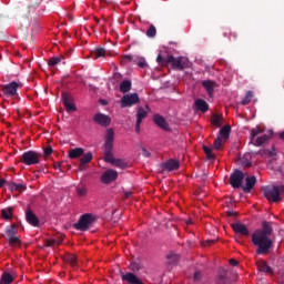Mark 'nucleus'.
Listing matches in <instances>:
<instances>
[{"mask_svg": "<svg viewBox=\"0 0 284 284\" xmlns=\"http://www.w3.org/2000/svg\"><path fill=\"white\" fill-rule=\"evenodd\" d=\"M272 224L267 221L262 222V229H258L252 234V243L255 245L256 254H270V250H272L274 242L272 241Z\"/></svg>", "mask_w": 284, "mask_h": 284, "instance_id": "obj_1", "label": "nucleus"}, {"mask_svg": "<svg viewBox=\"0 0 284 284\" xmlns=\"http://www.w3.org/2000/svg\"><path fill=\"white\" fill-rule=\"evenodd\" d=\"M114 150V129H108L104 138V161L105 163H114V154L112 153Z\"/></svg>", "mask_w": 284, "mask_h": 284, "instance_id": "obj_2", "label": "nucleus"}, {"mask_svg": "<svg viewBox=\"0 0 284 284\" xmlns=\"http://www.w3.org/2000/svg\"><path fill=\"white\" fill-rule=\"evenodd\" d=\"M19 88H23V84L12 81L8 84H1L0 92L7 99H17L19 98Z\"/></svg>", "mask_w": 284, "mask_h": 284, "instance_id": "obj_3", "label": "nucleus"}, {"mask_svg": "<svg viewBox=\"0 0 284 284\" xmlns=\"http://www.w3.org/2000/svg\"><path fill=\"white\" fill-rule=\"evenodd\" d=\"M284 191V186H276V185H271V186H264L263 187V194L267 201H272L273 203H280L281 201V192Z\"/></svg>", "mask_w": 284, "mask_h": 284, "instance_id": "obj_4", "label": "nucleus"}, {"mask_svg": "<svg viewBox=\"0 0 284 284\" xmlns=\"http://www.w3.org/2000/svg\"><path fill=\"white\" fill-rule=\"evenodd\" d=\"M20 163L24 165H39L41 163V154L37 151H27L20 156Z\"/></svg>", "mask_w": 284, "mask_h": 284, "instance_id": "obj_5", "label": "nucleus"}, {"mask_svg": "<svg viewBox=\"0 0 284 284\" xmlns=\"http://www.w3.org/2000/svg\"><path fill=\"white\" fill-rule=\"evenodd\" d=\"M156 62L159 65H165V68H170L171 70H179V59L174 58V55L170 53L166 54V57L159 54Z\"/></svg>", "mask_w": 284, "mask_h": 284, "instance_id": "obj_6", "label": "nucleus"}, {"mask_svg": "<svg viewBox=\"0 0 284 284\" xmlns=\"http://www.w3.org/2000/svg\"><path fill=\"white\" fill-rule=\"evenodd\" d=\"M94 221V217H92L91 214H83L78 223L73 224V227L75 230H79L80 232H87L89 230L90 225H92V222Z\"/></svg>", "mask_w": 284, "mask_h": 284, "instance_id": "obj_7", "label": "nucleus"}, {"mask_svg": "<svg viewBox=\"0 0 284 284\" xmlns=\"http://www.w3.org/2000/svg\"><path fill=\"white\" fill-rule=\"evenodd\" d=\"M139 103H141L139 93L124 94L121 98V108H132V105H136Z\"/></svg>", "mask_w": 284, "mask_h": 284, "instance_id": "obj_8", "label": "nucleus"}, {"mask_svg": "<svg viewBox=\"0 0 284 284\" xmlns=\"http://www.w3.org/2000/svg\"><path fill=\"white\" fill-rule=\"evenodd\" d=\"M244 179H245V173L236 169L230 176V183L232 187H234V190H239V187H242Z\"/></svg>", "mask_w": 284, "mask_h": 284, "instance_id": "obj_9", "label": "nucleus"}, {"mask_svg": "<svg viewBox=\"0 0 284 284\" xmlns=\"http://www.w3.org/2000/svg\"><path fill=\"white\" fill-rule=\"evenodd\" d=\"M174 170H179V161L170 159L160 164L159 172L165 174L166 172H174Z\"/></svg>", "mask_w": 284, "mask_h": 284, "instance_id": "obj_10", "label": "nucleus"}, {"mask_svg": "<svg viewBox=\"0 0 284 284\" xmlns=\"http://www.w3.org/2000/svg\"><path fill=\"white\" fill-rule=\"evenodd\" d=\"M62 103L67 112H77V105L74 104V98L68 92L62 93Z\"/></svg>", "mask_w": 284, "mask_h": 284, "instance_id": "obj_11", "label": "nucleus"}, {"mask_svg": "<svg viewBox=\"0 0 284 284\" xmlns=\"http://www.w3.org/2000/svg\"><path fill=\"white\" fill-rule=\"evenodd\" d=\"M116 179H119V172L112 169H109L104 171V174L101 175V183H103L104 185H108L110 183H114Z\"/></svg>", "mask_w": 284, "mask_h": 284, "instance_id": "obj_12", "label": "nucleus"}, {"mask_svg": "<svg viewBox=\"0 0 284 284\" xmlns=\"http://www.w3.org/2000/svg\"><path fill=\"white\" fill-rule=\"evenodd\" d=\"M93 121L94 123H97L98 125H101L102 128H108V125H110V123H112V119L103 113H97L93 116Z\"/></svg>", "mask_w": 284, "mask_h": 284, "instance_id": "obj_13", "label": "nucleus"}, {"mask_svg": "<svg viewBox=\"0 0 284 284\" xmlns=\"http://www.w3.org/2000/svg\"><path fill=\"white\" fill-rule=\"evenodd\" d=\"M153 123H155L158 128H161V130H164L165 132H170V124H168V120H165L163 115L155 113L153 115Z\"/></svg>", "mask_w": 284, "mask_h": 284, "instance_id": "obj_14", "label": "nucleus"}, {"mask_svg": "<svg viewBox=\"0 0 284 284\" xmlns=\"http://www.w3.org/2000/svg\"><path fill=\"white\" fill-rule=\"evenodd\" d=\"M143 119H148V111L140 106L136 113V122H135V132L139 134L141 132V123H143Z\"/></svg>", "mask_w": 284, "mask_h": 284, "instance_id": "obj_15", "label": "nucleus"}, {"mask_svg": "<svg viewBox=\"0 0 284 284\" xmlns=\"http://www.w3.org/2000/svg\"><path fill=\"white\" fill-rule=\"evenodd\" d=\"M26 220L29 223V225H32L33 227L39 226V217L32 212V209H30V205L26 210Z\"/></svg>", "mask_w": 284, "mask_h": 284, "instance_id": "obj_16", "label": "nucleus"}, {"mask_svg": "<svg viewBox=\"0 0 284 284\" xmlns=\"http://www.w3.org/2000/svg\"><path fill=\"white\" fill-rule=\"evenodd\" d=\"M232 230L235 234H241V236H250V229L243 223H234L232 224Z\"/></svg>", "mask_w": 284, "mask_h": 284, "instance_id": "obj_17", "label": "nucleus"}, {"mask_svg": "<svg viewBox=\"0 0 284 284\" xmlns=\"http://www.w3.org/2000/svg\"><path fill=\"white\" fill-rule=\"evenodd\" d=\"M254 185H256V176H248L245 179V185L242 186V190L245 194H250L254 190Z\"/></svg>", "mask_w": 284, "mask_h": 284, "instance_id": "obj_18", "label": "nucleus"}, {"mask_svg": "<svg viewBox=\"0 0 284 284\" xmlns=\"http://www.w3.org/2000/svg\"><path fill=\"white\" fill-rule=\"evenodd\" d=\"M166 265H168V270H172V267H176V265H179V255H176L174 252H170L166 255Z\"/></svg>", "mask_w": 284, "mask_h": 284, "instance_id": "obj_19", "label": "nucleus"}, {"mask_svg": "<svg viewBox=\"0 0 284 284\" xmlns=\"http://www.w3.org/2000/svg\"><path fill=\"white\" fill-rule=\"evenodd\" d=\"M7 185L11 192H26L28 190V186L23 183H16V182H7Z\"/></svg>", "mask_w": 284, "mask_h": 284, "instance_id": "obj_20", "label": "nucleus"}, {"mask_svg": "<svg viewBox=\"0 0 284 284\" xmlns=\"http://www.w3.org/2000/svg\"><path fill=\"white\" fill-rule=\"evenodd\" d=\"M202 85L204 90H206L209 97L212 99V97H214V88H216V82L212 80H204L202 81Z\"/></svg>", "mask_w": 284, "mask_h": 284, "instance_id": "obj_21", "label": "nucleus"}, {"mask_svg": "<svg viewBox=\"0 0 284 284\" xmlns=\"http://www.w3.org/2000/svg\"><path fill=\"white\" fill-rule=\"evenodd\" d=\"M194 105L199 112H207L210 110V105L203 99L195 100Z\"/></svg>", "mask_w": 284, "mask_h": 284, "instance_id": "obj_22", "label": "nucleus"}, {"mask_svg": "<svg viewBox=\"0 0 284 284\" xmlns=\"http://www.w3.org/2000/svg\"><path fill=\"white\" fill-rule=\"evenodd\" d=\"M59 63L65 64V57L59 55V57L50 58V59L48 60V65H49L50 68H54V65H59Z\"/></svg>", "mask_w": 284, "mask_h": 284, "instance_id": "obj_23", "label": "nucleus"}, {"mask_svg": "<svg viewBox=\"0 0 284 284\" xmlns=\"http://www.w3.org/2000/svg\"><path fill=\"white\" fill-rule=\"evenodd\" d=\"M63 260L65 263H69V265H71V267H78L77 255H74L72 253H68L64 255Z\"/></svg>", "mask_w": 284, "mask_h": 284, "instance_id": "obj_24", "label": "nucleus"}, {"mask_svg": "<svg viewBox=\"0 0 284 284\" xmlns=\"http://www.w3.org/2000/svg\"><path fill=\"white\" fill-rule=\"evenodd\" d=\"M257 270L260 272H265L266 274H274V271L267 265V262L265 261H258L257 262Z\"/></svg>", "mask_w": 284, "mask_h": 284, "instance_id": "obj_25", "label": "nucleus"}, {"mask_svg": "<svg viewBox=\"0 0 284 284\" xmlns=\"http://www.w3.org/2000/svg\"><path fill=\"white\" fill-rule=\"evenodd\" d=\"M83 154H84L83 148L71 149L69 151V159H80V156H83Z\"/></svg>", "mask_w": 284, "mask_h": 284, "instance_id": "obj_26", "label": "nucleus"}, {"mask_svg": "<svg viewBox=\"0 0 284 284\" xmlns=\"http://www.w3.org/2000/svg\"><path fill=\"white\" fill-rule=\"evenodd\" d=\"M18 232H19V229L17 227V224H12L6 227L7 239L17 236Z\"/></svg>", "mask_w": 284, "mask_h": 284, "instance_id": "obj_27", "label": "nucleus"}, {"mask_svg": "<svg viewBox=\"0 0 284 284\" xmlns=\"http://www.w3.org/2000/svg\"><path fill=\"white\" fill-rule=\"evenodd\" d=\"M130 90H132V81L123 80L120 84V92L126 94V92H130Z\"/></svg>", "mask_w": 284, "mask_h": 284, "instance_id": "obj_28", "label": "nucleus"}, {"mask_svg": "<svg viewBox=\"0 0 284 284\" xmlns=\"http://www.w3.org/2000/svg\"><path fill=\"white\" fill-rule=\"evenodd\" d=\"M12 283H14V277L9 272H4L1 275L0 284H12Z\"/></svg>", "mask_w": 284, "mask_h": 284, "instance_id": "obj_29", "label": "nucleus"}, {"mask_svg": "<svg viewBox=\"0 0 284 284\" xmlns=\"http://www.w3.org/2000/svg\"><path fill=\"white\" fill-rule=\"evenodd\" d=\"M186 68H190V60L185 57L179 58V70H186Z\"/></svg>", "mask_w": 284, "mask_h": 284, "instance_id": "obj_30", "label": "nucleus"}, {"mask_svg": "<svg viewBox=\"0 0 284 284\" xmlns=\"http://www.w3.org/2000/svg\"><path fill=\"white\" fill-rule=\"evenodd\" d=\"M7 242L9 243L10 247H19V245H21V240L17 235L13 237H7Z\"/></svg>", "mask_w": 284, "mask_h": 284, "instance_id": "obj_31", "label": "nucleus"}, {"mask_svg": "<svg viewBox=\"0 0 284 284\" xmlns=\"http://www.w3.org/2000/svg\"><path fill=\"white\" fill-rule=\"evenodd\" d=\"M230 132H232V126L225 125L220 130V135L222 139H230Z\"/></svg>", "mask_w": 284, "mask_h": 284, "instance_id": "obj_32", "label": "nucleus"}, {"mask_svg": "<svg viewBox=\"0 0 284 284\" xmlns=\"http://www.w3.org/2000/svg\"><path fill=\"white\" fill-rule=\"evenodd\" d=\"M267 141H270V135L264 134V135L258 136L255 140V143H253V145H257V148H258V146L263 145L264 143H267Z\"/></svg>", "mask_w": 284, "mask_h": 284, "instance_id": "obj_33", "label": "nucleus"}, {"mask_svg": "<svg viewBox=\"0 0 284 284\" xmlns=\"http://www.w3.org/2000/svg\"><path fill=\"white\" fill-rule=\"evenodd\" d=\"M111 165H114L115 168H120V170H125V168H128V163L122 159L113 160Z\"/></svg>", "mask_w": 284, "mask_h": 284, "instance_id": "obj_34", "label": "nucleus"}, {"mask_svg": "<svg viewBox=\"0 0 284 284\" xmlns=\"http://www.w3.org/2000/svg\"><path fill=\"white\" fill-rule=\"evenodd\" d=\"M145 34L149 39H154V37H156V27H154V24H150Z\"/></svg>", "mask_w": 284, "mask_h": 284, "instance_id": "obj_35", "label": "nucleus"}, {"mask_svg": "<svg viewBox=\"0 0 284 284\" xmlns=\"http://www.w3.org/2000/svg\"><path fill=\"white\" fill-rule=\"evenodd\" d=\"M93 159L92 152H88L87 154H84L81 159H80V163L82 164H87L90 163Z\"/></svg>", "mask_w": 284, "mask_h": 284, "instance_id": "obj_36", "label": "nucleus"}, {"mask_svg": "<svg viewBox=\"0 0 284 284\" xmlns=\"http://www.w3.org/2000/svg\"><path fill=\"white\" fill-rule=\"evenodd\" d=\"M1 216L2 219H4L6 221H10L11 216H12V209L9 207L8 210L3 209L1 211Z\"/></svg>", "mask_w": 284, "mask_h": 284, "instance_id": "obj_37", "label": "nucleus"}, {"mask_svg": "<svg viewBox=\"0 0 284 284\" xmlns=\"http://www.w3.org/2000/svg\"><path fill=\"white\" fill-rule=\"evenodd\" d=\"M254 97V93L252 91H248L245 95V98L242 100L241 104L242 105H248V103L252 102V98Z\"/></svg>", "mask_w": 284, "mask_h": 284, "instance_id": "obj_38", "label": "nucleus"}, {"mask_svg": "<svg viewBox=\"0 0 284 284\" xmlns=\"http://www.w3.org/2000/svg\"><path fill=\"white\" fill-rule=\"evenodd\" d=\"M203 150H204V153L206 154V159H209V161L216 159V156L212 153V149L210 146H203Z\"/></svg>", "mask_w": 284, "mask_h": 284, "instance_id": "obj_39", "label": "nucleus"}, {"mask_svg": "<svg viewBox=\"0 0 284 284\" xmlns=\"http://www.w3.org/2000/svg\"><path fill=\"white\" fill-rule=\"evenodd\" d=\"M258 134H263V130H261V128H255L251 130V141H254V139H256V136H258Z\"/></svg>", "mask_w": 284, "mask_h": 284, "instance_id": "obj_40", "label": "nucleus"}, {"mask_svg": "<svg viewBox=\"0 0 284 284\" xmlns=\"http://www.w3.org/2000/svg\"><path fill=\"white\" fill-rule=\"evenodd\" d=\"M93 55L95 59H99L100 57H105V49L103 48H98L93 51Z\"/></svg>", "mask_w": 284, "mask_h": 284, "instance_id": "obj_41", "label": "nucleus"}, {"mask_svg": "<svg viewBox=\"0 0 284 284\" xmlns=\"http://www.w3.org/2000/svg\"><path fill=\"white\" fill-rule=\"evenodd\" d=\"M130 267L133 272H139V270L143 268V265H141L139 262H132Z\"/></svg>", "mask_w": 284, "mask_h": 284, "instance_id": "obj_42", "label": "nucleus"}, {"mask_svg": "<svg viewBox=\"0 0 284 284\" xmlns=\"http://www.w3.org/2000/svg\"><path fill=\"white\" fill-rule=\"evenodd\" d=\"M213 145H214V149H215V150H221V146L223 145V141L221 140V138H216V139L214 140Z\"/></svg>", "mask_w": 284, "mask_h": 284, "instance_id": "obj_43", "label": "nucleus"}, {"mask_svg": "<svg viewBox=\"0 0 284 284\" xmlns=\"http://www.w3.org/2000/svg\"><path fill=\"white\" fill-rule=\"evenodd\" d=\"M212 123H213V125H215L216 128H221V116H219V115H213Z\"/></svg>", "mask_w": 284, "mask_h": 284, "instance_id": "obj_44", "label": "nucleus"}, {"mask_svg": "<svg viewBox=\"0 0 284 284\" xmlns=\"http://www.w3.org/2000/svg\"><path fill=\"white\" fill-rule=\"evenodd\" d=\"M39 8V2H31L29 6H28V10L29 12H36V10Z\"/></svg>", "mask_w": 284, "mask_h": 284, "instance_id": "obj_45", "label": "nucleus"}, {"mask_svg": "<svg viewBox=\"0 0 284 284\" xmlns=\"http://www.w3.org/2000/svg\"><path fill=\"white\" fill-rule=\"evenodd\" d=\"M77 192L78 196H85V194H88V190L85 187H78Z\"/></svg>", "mask_w": 284, "mask_h": 284, "instance_id": "obj_46", "label": "nucleus"}, {"mask_svg": "<svg viewBox=\"0 0 284 284\" xmlns=\"http://www.w3.org/2000/svg\"><path fill=\"white\" fill-rule=\"evenodd\" d=\"M139 68H148V62H145V58H142L138 61Z\"/></svg>", "mask_w": 284, "mask_h": 284, "instance_id": "obj_47", "label": "nucleus"}, {"mask_svg": "<svg viewBox=\"0 0 284 284\" xmlns=\"http://www.w3.org/2000/svg\"><path fill=\"white\" fill-rule=\"evenodd\" d=\"M41 30V23H39L38 21L34 22L33 28H32V32L37 33Z\"/></svg>", "mask_w": 284, "mask_h": 284, "instance_id": "obj_48", "label": "nucleus"}, {"mask_svg": "<svg viewBox=\"0 0 284 284\" xmlns=\"http://www.w3.org/2000/svg\"><path fill=\"white\" fill-rule=\"evenodd\" d=\"M142 155H143L145 159H150V158L152 156V153H150V151H148V149L142 148Z\"/></svg>", "mask_w": 284, "mask_h": 284, "instance_id": "obj_49", "label": "nucleus"}, {"mask_svg": "<svg viewBox=\"0 0 284 284\" xmlns=\"http://www.w3.org/2000/svg\"><path fill=\"white\" fill-rule=\"evenodd\" d=\"M53 245H57V239L47 241V247H52Z\"/></svg>", "mask_w": 284, "mask_h": 284, "instance_id": "obj_50", "label": "nucleus"}, {"mask_svg": "<svg viewBox=\"0 0 284 284\" xmlns=\"http://www.w3.org/2000/svg\"><path fill=\"white\" fill-rule=\"evenodd\" d=\"M113 79H114L115 81H121V80L123 79V75H122L121 73H119V72H115V73L113 74Z\"/></svg>", "mask_w": 284, "mask_h": 284, "instance_id": "obj_51", "label": "nucleus"}, {"mask_svg": "<svg viewBox=\"0 0 284 284\" xmlns=\"http://www.w3.org/2000/svg\"><path fill=\"white\" fill-rule=\"evenodd\" d=\"M216 243V240H207L206 242L203 243L204 247H207L210 245H214Z\"/></svg>", "mask_w": 284, "mask_h": 284, "instance_id": "obj_52", "label": "nucleus"}, {"mask_svg": "<svg viewBox=\"0 0 284 284\" xmlns=\"http://www.w3.org/2000/svg\"><path fill=\"white\" fill-rule=\"evenodd\" d=\"M44 154H45V156H50V154H52L51 146L44 149Z\"/></svg>", "mask_w": 284, "mask_h": 284, "instance_id": "obj_53", "label": "nucleus"}, {"mask_svg": "<svg viewBox=\"0 0 284 284\" xmlns=\"http://www.w3.org/2000/svg\"><path fill=\"white\" fill-rule=\"evenodd\" d=\"M243 168H252V162L250 161H242Z\"/></svg>", "mask_w": 284, "mask_h": 284, "instance_id": "obj_54", "label": "nucleus"}, {"mask_svg": "<svg viewBox=\"0 0 284 284\" xmlns=\"http://www.w3.org/2000/svg\"><path fill=\"white\" fill-rule=\"evenodd\" d=\"M230 265H232L233 267H236V265H239V261L231 258L230 260Z\"/></svg>", "mask_w": 284, "mask_h": 284, "instance_id": "obj_55", "label": "nucleus"}, {"mask_svg": "<svg viewBox=\"0 0 284 284\" xmlns=\"http://www.w3.org/2000/svg\"><path fill=\"white\" fill-rule=\"evenodd\" d=\"M180 221H184L187 225H192V220H187L185 217H180Z\"/></svg>", "mask_w": 284, "mask_h": 284, "instance_id": "obj_56", "label": "nucleus"}, {"mask_svg": "<svg viewBox=\"0 0 284 284\" xmlns=\"http://www.w3.org/2000/svg\"><path fill=\"white\" fill-rule=\"evenodd\" d=\"M219 278L221 284H225V275L221 274Z\"/></svg>", "mask_w": 284, "mask_h": 284, "instance_id": "obj_57", "label": "nucleus"}, {"mask_svg": "<svg viewBox=\"0 0 284 284\" xmlns=\"http://www.w3.org/2000/svg\"><path fill=\"white\" fill-rule=\"evenodd\" d=\"M130 196H132V192L131 191H125L124 192V199H130Z\"/></svg>", "mask_w": 284, "mask_h": 284, "instance_id": "obj_58", "label": "nucleus"}, {"mask_svg": "<svg viewBox=\"0 0 284 284\" xmlns=\"http://www.w3.org/2000/svg\"><path fill=\"white\" fill-rule=\"evenodd\" d=\"M85 165L87 164H83V162H80V164H79L80 172H83V170H85Z\"/></svg>", "mask_w": 284, "mask_h": 284, "instance_id": "obj_59", "label": "nucleus"}, {"mask_svg": "<svg viewBox=\"0 0 284 284\" xmlns=\"http://www.w3.org/2000/svg\"><path fill=\"white\" fill-rule=\"evenodd\" d=\"M123 61H132V55L130 54L124 55Z\"/></svg>", "mask_w": 284, "mask_h": 284, "instance_id": "obj_60", "label": "nucleus"}, {"mask_svg": "<svg viewBox=\"0 0 284 284\" xmlns=\"http://www.w3.org/2000/svg\"><path fill=\"white\" fill-rule=\"evenodd\" d=\"M230 37H232L233 41H236L237 34L236 32H230Z\"/></svg>", "mask_w": 284, "mask_h": 284, "instance_id": "obj_61", "label": "nucleus"}, {"mask_svg": "<svg viewBox=\"0 0 284 284\" xmlns=\"http://www.w3.org/2000/svg\"><path fill=\"white\" fill-rule=\"evenodd\" d=\"M194 278H195V281H199V278H201V272H195Z\"/></svg>", "mask_w": 284, "mask_h": 284, "instance_id": "obj_62", "label": "nucleus"}, {"mask_svg": "<svg viewBox=\"0 0 284 284\" xmlns=\"http://www.w3.org/2000/svg\"><path fill=\"white\" fill-rule=\"evenodd\" d=\"M6 183H7L6 180L1 179L0 180V187H3L6 185Z\"/></svg>", "mask_w": 284, "mask_h": 284, "instance_id": "obj_63", "label": "nucleus"}, {"mask_svg": "<svg viewBox=\"0 0 284 284\" xmlns=\"http://www.w3.org/2000/svg\"><path fill=\"white\" fill-rule=\"evenodd\" d=\"M54 170H61V163L54 164Z\"/></svg>", "mask_w": 284, "mask_h": 284, "instance_id": "obj_64", "label": "nucleus"}]
</instances>
